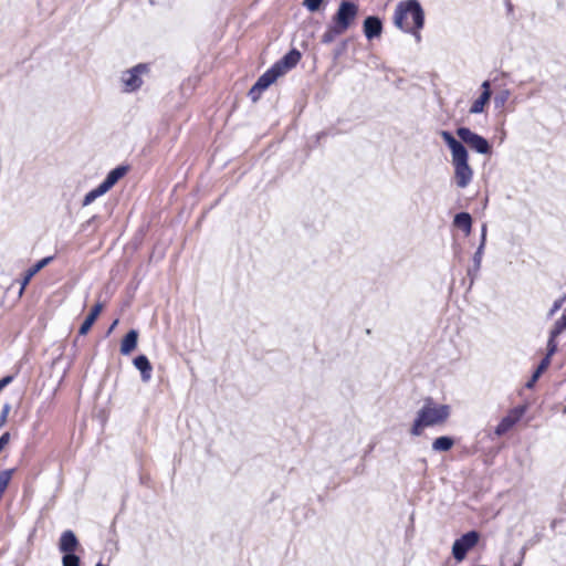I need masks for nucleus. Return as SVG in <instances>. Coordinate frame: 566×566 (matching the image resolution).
Listing matches in <instances>:
<instances>
[{
  "label": "nucleus",
  "mask_w": 566,
  "mask_h": 566,
  "mask_svg": "<svg viewBox=\"0 0 566 566\" xmlns=\"http://www.w3.org/2000/svg\"><path fill=\"white\" fill-rule=\"evenodd\" d=\"M549 364L551 363L548 358H543L539 365L537 366L536 370L533 373L531 379L525 384V387L528 389L533 388V386L538 380L541 375L548 368Z\"/></svg>",
  "instance_id": "5701e85b"
},
{
  "label": "nucleus",
  "mask_w": 566,
  "mask_h": 566,
  "mask_svg": "<svg viewBox=\"0 0 566 566\" xmlns=\"http://www.w3.org/2000/svg\"><path fill=\"white\" fill-rule=\"evenodd\" d=\"M485 244H486V238L484 235H481L479 247H481V249L484 250Z\"/></svg>",
  "instance_id": "ea45409f"
},
{
  "label": "nucleus",
  "mask_w": 566,
  "mask_h": 566,
  "mask_svg": "<svg viewBox=\"0 0 566 566\" xmlns=\"http://www.w3.org/2000/svg\"><path fill=\"white\" fill-rule=\"evenodd\" d=\"M486 232H488V226H486V223H483L482 228H481V235H484L486 238Z\"/></svg>",
  "instance_id": "a19ab883"
},
{
  "label": "nucleus",
  "mask_w": 566,
  "mask_h": 566,
  "mask_svg": "<svg viewBox=\"0 0 566 566\" xmlns=\"http://www.w3.org/2000/svg\"><path fill=\"white\" fill-rule=\"evenodd\" d=\"M95 566H107V565H104L102 563H97Z\"/></svg>",
  "instance_id": "37998d69"
},
{
  "label": "nucleus",
  "mask_w": 566,
  "mask_h": 566,
  "mask_svg": "<svg viewBox=\"0 0 566 566\" xmlns=\"http://www.w3.org/2000/svg\"><path fill=\"white\" fill-rule=\"evenodd\" d=\"M80 547V542L75 535V533L71 530L64 531L61 534L59 541V549L63 555L75 553V551Z\"/></svg>",
  "instance_id": "9d476101"
},
{
  "label": "nucleus",
  "mask_w": 566,
  "mask_h": 566,
  "mask_svg": "<svg viewBox=\"0 0 566 566\" xmlns=\"http://www.w3.org/2000/svg\"><path fill=\"white\" fill-rule=\"evenodd\" d=\"M109 189L103 184L101 182L96 188L92 189L91 191H88L84 199H83V206H88L91 205L92 202H94L98 197L105 195Z\"/></svg>",
  "instance_id": "412c9836"
},
{
  "label": "nucleus",
  "mask_w": 566,
  "mask_h": 566,
  "mask_svg": "<svg viewBox=\"0 0 566 566\" xmlns=\"http://www.w3.org/2000/svg\"><path fill=\"white\" fill-rule=\"evenodd\" d=\"M440 136L451 151L453 166V179L458 188H467L473 179V169L469 165V153L465 146L459 142L450 132L441 130Z\"/></svg>",
  "instance_id": "f257e3e1"
},
{
  "label": "nucleus",
  "mask_w": 566,
  "mask_h": 566,
  "mask_svg": "<svg viewBox=\"0 0 566 566\" xmlns=\"http://www.w3.org/2000/svg\"><path fill=\"white\" fill-rule=\"evenodd\" d=\"M348 44L347 40L340 42V44L334 50V59H338L346 50Z\"/></svg>",
  "instance_id": "72a5a7b5"
},
{
  "label": "nucleus",
  "mask_w": 566,
  "mask_h": 566,
  "mask_svg": "<svg viewBox=\"0 0 566 566\" xmlns=\"http://www.w3.org/2000/svg\"><path fill=\"white\" fill-rule=\"evenodd\" d=\"M394 23L400 30L411 33L420 42V30L424 24V12L419 1L408 0L399 2L394 14Z\"/></svg>",
  "instance_id": "f03ea898"
},
{
  "label": "nucleus",
  "mask_w": 566,
  "mask_h": 566,
  "mask_svg": "<svg viewBox=\"0 0 566 566\" xmlns=\"http://www.w3.org/2000/svg\"><path fill=\"white\" fill-rule=\"evenodd\" d=\"M323 3V0H303V6L310 11V12H316L319 10L321 6Z\"/></svg>",
  "instance_id": "c756f323"
},
{
  "label": "nucleus",
  "mask_w": 566,
  "mask_h": 566,
  "mask_svg": "<svg viewBox=\"0 0 566 566\" xmlns=\"http://www.w3.org/2000/svg\"><path fill=\"white\" fill-rule=\"evenodd\" d=\"M13 381V376L12 375H8L6 377H3L2 379H0V391L6 387L8 386L9 384H11Z\"/></svg>",
  "instance_id": "4c0bfd02"
},
{
  "label": "nucleus",
  "mask_w": 566,
  "mask_h": 566,
  "mask_svg": "<svg viewBox=\"0 0 566 566\" xmlns=\"http://www.w3.org/2000/svg\"><path fill=\"white\" fill-rule=\"evenodd\" d=\"M481 88H482V93H486V95L491 97L492 91H491V83H490V81H484L481 84Z\"/></svg>",
  "instance_id": "58836bf2"
},
{
  "label": "nucleus",
  "mask_w": 566,
  "mask_h": 566,
  "mask_svg": "<svg viewBox=\"0 0 566 566\" xmlns=\"http://www.w3.org/2000/svg\"><path fill=\"white\" fill-rule=\"evenodd\" d=\"M128 171L127 166H117L112 169L105 179L102 181L108 189H111L120 178H123Z\"/></svg>",
  "instance_id": "f3484780"
},
{
  "label": "nucleus",
  "mask_w": 566,
  "mask_h": 566,
  "mask_svg": "<svg viewBox=\"0 0 566 566\" xmlns=\"http://www.w3.org/2000/svg\"><path fill=\"white\" fill-rule=\"evenodd\" d=\"M109 189L103 184L101 182L96 188L92 189L91 191H88L84 199H83V206H88L91 205L92 202H94L98 197L105 195Z\"/></svg>",
  "instance_id": "4be33fe9"
},
{
  "label": "nucleus",
  "mask_w": 566,
  "mask_h": 566,
  "mask_svg": "<svg viewBox=\"0 0 566 566\" xmlns=\"http://www.w3.org/2000/svg\"><path fill=\"white\" fill-rule=\"evenodd\" d=\"M358 14V6L349 0H343L334 14L332 22L345 32L350 28Z\"/></svg>",
  "instance_id": "39448f33"
},
{
  "label": "nucleus",
  "mask_w": 566,
  "mask_h": 566,
  "mask_svg": "<svg viewBox=\"0 0 566 566\" xmlns=\"http://www.w3.org/2000/svg\"><path fill=\"white\" fill-rule=\"evenodd\" d=\"M62 566H81V559L75 553L65 554L62 557Z\"/></svg>",
  "instance_id": "cd10ccee"
},
{
  "label": "nucleus",
  "mask_w": 566,
  "mask_h": 566,
  "mask_svg": "<svg viewBox=\"0 0 566 566\" xmlns=\"http://www.w3.org/2000/svg\"><path fill=\"white\" fill-rule=\"evenodd\" d=\"M301 60V53L296 49L289 51L282 59L275 62L272 66L276 69L280 76L284 75L287 71L296 66Z\"/></svg>",
  "instance_id": "1a4fd4ad"
},
{
  "label": "nucleus",
  "mask_w": 566,
  "mask_h": 566,
  "mask_svg": "<svg viewBox=\"0 0 566 566\" xmlns=\"http://www.w3.org/2000/svg\"><path fill=\"white\" fill-rule=\"evenodd\" d=\"M525 412L524 407H515L512 410H510L509 415L502 418V420L499 422V424L495 427L494 433L497 437H501L505 434L509 430H511L523 417Z\"/></svg>",
  "instance_id": "6e6552de"
},
{
  "label": "nucleus",
  "mask_w": 566,
  "mask_h": 566,
  "mask_svg": "<svg viewBox=\"0 0 566 566\" xmlns=\"http://www.w3.org/2000/svg\"><path fill=\"white\" fill-rule=\"evenodd\" d=\"M134 366L140 371L142 380L147 382L151 378L153 367L145 355H138L133 360Z\"/></svg>",
  "instance_id": "f8f14e48"
},
{
  "label": "nucleus",
  "mask_w": 566,
  "mask_h": 566,
  "mask_svg": "<svg viewBox=\"0 0 566 566\" xmlns=\"http://www.w3.org/2000/svg\"><path fill=\"white\" fill-rule=\"evenodd\" d=\"M480 534L476 531H470L457 538L452 545V555L455 560L461 562L465 558L468 552L479 542Z\"/></svg>",
  "instance_id": "423d86ee"
},
{
  "label": "nucleus",
  "mask_w": 566,
  "mask_h": 566,
  "mask_svg": "<svg viewBox=\"0 0 566 566\" xmlns=\"http://www.w3.org/2000/svg\"><path fill=\"white\" fill-rule=\"evenodd\" d=\"M262 92H263V91H262L261 88H258V87H256V84L254 83V85H253V86L250 88V91H249V97H250L253 102H255V101H258V99H259V97H260V95H261V93H262Z\"/></svg>",
  "instance_id": "f704fd0d"
},
{
  "label": "nucleus",
  "mask_w": 566,
  "mask_h": 566,
  "mask_svg": "<svg viewBox=\"0 0 566 566\" xmlns=\"http://www.w3.org/2000/svg\"><path fill=\"white\" fill-rule=\"evenodd\" d=\"M565 331H566V310L563 312L562 317L555 322L551 332H552L553 337H557Z\"/></svg>",
  "instance_id": "a878e982"
},
{
  "label": "nucleus",
  "mask_w": 566,
  "mask_h": 566,
  "mask_svg": "<svg viewBox=\"0 0 566 566\" xmlns=\"http://www.w3.org/2000/svg\"><path fill=\"white\" fill-rule=\"evenodd\" d=\"M490 96L486 93H481V95L472 103L469 113L470 114H481L484 111L485 105L490 102Z\"/></svg>",
  "instance_id": "b1692460"
},
{
  "label": "nucleus",
  "mask_w": 566,
  "mask_h": 566,
  "mask_svg": "<svg viewBox=\"0 0 566 566\" xmlns=\"http://www.w3.org/2000/svg\"><path fill=\"white\" fill-rule=\"evenodd\" d=\"M53 260V256H46L42 260L38 261L34 265H32L25 273V276L22 282L21 290L24 289V286L30 282V280L44 266H46L51 261Z\"/></svg>",
  "instance_id": "a211bd4d"
},
{
  "label": "nucleus",
  "mask_w": 566,
  "mask_h": 566,
  "mask_svg": "<svg viewBox=\"0 0 566 566\" xmlns=\"http://www.w3.org/2000/svg\"><path fill=\"white\" fill-rule=\"evenodd\" d=\"M10 410V403H4L0 413V429L6 424Z\"/></svg>",
  "instance_id": "2f4dec72"
},
{
  "label": "nucleus",
  "mask_w": 566,
  "mask_h": 566,
  "mask_svg": "<svg viewBox=\"0 0 566 566\" xmlns=\"http://www.w3.org/2000/svg\"><path fill=\"white\" fill-rule=\"evenodd\" d=\"M280 77V74L276 72V69L271 66L268 71H265L255 82L256 87L265 91L272 83H274Z\"/></svg>",
  "instance_id": "dca6fc26"
},
{
  "label": "nucleus",
  "mask_w": 566,
  "mask_h": 566,
  "mask_svg": "<svg viewBox=\"0 0 566 566\" xmlns=\"http://www.w3.org/2000/svg\"><path fill=\"white\" fill-rule=\"evenodd\" d=\"M454 444V440L448 436H441L433 440L432 450L437 452H447Z\"/></svg>",
  "instance_id": "aec40b11"
},
{
  "label": "nucleus",
  "mask_w": 566,
  "mask_h": 566,
  "mask_svg": "<svg viewBox=\"0 0 566 566\" xmlns=\"http://www.w3.org/2000/svg\"><path fill=\"white\" fill-rule=\"evenodd\" d=\"M457 135L460 138L459 142L462 144H467L471 149L475 150L481 155H490L492 153V147L486 138L483 136L472 132L468 127H459L457 128Z\"/></svg>",
  "instance_id": "20e7f679"
},
{
  "label": "nucleus",
  "mask_w": 566,
  "mask_h": 566,
  "mask_svg": "<svg viewBox=\"0 0 566 566\" xmlns=\"http://www.w3.org/2000/svg\"><path fill=\"white\" fill-rule=\"evenodd\" d=\"M145 64H138L130 70L124 71L120 76L124 92L130 93L137 91L142 84V74L146 71Z\"/></svg>",
  "instance_id": "0eeeda50"
},
{
  "label": "nucleus",
  "mask_w": 566,
  "mask_h": 566,
  "mask_svg": "<svg viewBox=\"0 0 566 566\" xmlns=\"http://www.w3.org/2000/svg\"><path fill=\"white\" fill-rule=\"evenodd\" d=\"M9 441H10V433L9 432L2 433L0 437V452L4 449V447L9 443Z\"/></svg>",
  "instance_id": "e433bc0d"
},
{
  "label": "nucleus",
  "mask_w": 566,
  "mask_h": 566,
  "mask_svg": "<svg viewBox=\"0 0 566 566\" xmlns=\"http://www.w3.org/2000/svg\"><path fill=\"white\" fill-rule=\"evenodd\" d=\"M138 340V332L136 329H130L123 338L120 344V354L129 355L137 346Z\"/></svg>",
  "instance_id": "4468645a"
},
{
  "label": "nucleus",
  "mask_w": 566,
  "mask_h": 566,
  "mask_svg": "<svg viewBox=\"0 0 566 566\" xmlns=\"http://www.w3.org/2000/svg\"><path fill=\"white\" fill-rule=\"evenodd\" d=\"M117 322H118V321H114V323H113V325H112L111 329H112V328L117 324Z\"/></svg>",
  "instance_id": "79ce46f5"
},
{
  "label": "nucleus",
  "mask_w": 566,
  "mask_h": 566,
  "mask_svg": "<svg viewBox=\"0 0 566 566\" xmlns=\"http://www.w3.org/2000/svg\"><path fill=\"white\" fill-rule=\"evenodd\" d=\"M483 254H484V250H482L481 247H478V249L474 252L473 258H472V264L475 265V270L481 269Z\"/></svg>",
  "instance_id": "7c9ffc66"
},
{
  "label": "nucleus",
  "mask_w": 566,
  "mask_h": 566,
  "mask_svg": "<svg viewBox=\"0 0 566 566\" xmlns=\"http://www.w3.org/2000/svg\"><path fill=\"white\" fill-rule=\"evenodd\" d=\"M343 33H345V31L332 22V24H329L326 31L323 33L321 42L323 44H331L336 40L337 36L342 35Z\"/></svg>",
  "instance_id": "6ab92c4d"
},
{
  "label": "nucleus",
  "mask_w": 566,
  "mask_h": 566,
  "mask_svg": "<svg viewBox=\"0 0 566 566\" xmlns=\"http://www.w3.org/2000/svg\"><path fill=\"white\" fill-rule=\"evenodd\" d=\"M102 310H103L102 303H97L92 307L90 314L86 316V318L84 319V322L82 323V325L78 329L80 335H85L88 333L92 325L95 323L96 318L101 314Z\"/></svg>",
  "instance_id": "ddd939ff"
},
{
  "label": "nucleus",
  "mask_w": 566,
  "mask_h": 566,
  "mask_svg": "<svg viewBox=\"0 0 566 566\" xmlns=\"http://www.w3.org/2000/svg\"><path fill=\"white\" fill-rule=\"evenodd\" d=\"M565 300H566V296H562V297L557 298L553 303V306H552V308L548 312V316L549 317L553 316L558 310H560V307L563 306Z\"/></svg>",
  "instance_id": "473e14b6"
},
{
  "label": "nucleus",
  "mask_w": 566,
  "mask_h": 566,
  "mask_svg": "<svg viewBox=\"0 0 566 566\" xmlns=\"http://www.w3.org/2000/svg\"><path fill=\"white\" fill-rule=\"evenodd\" d=\"M556 352H557L556 337H553L552 336V332H549V337H548V342H547V353H546V356L544 358H548V360L551 361V357Z\"/></svg>",
  "instance_id": "c85d7f7f"
},
{
  "label": "nucleus",
  "mask_w": 566,
  "mask_h": 566,
  "mask_svg": "<svg viewBox=\"0 0 566 566\" xmlns=\"http://www.w3.org/2000/svg\"><path fill=\"white\" fill-rule=\"evenodd\" d=\"M472 222V217L468 212H459L453 218V226L461 229L465 235L471 233Z\"/></svg>",
  "instance_id": "2eb2a0df"
},
{
  "label": "nucleus",
  "mask_w": 566,
  "mask_h": 566,
  "mask_svg": "<svg viewBox=\"0 0 566 566\" xmlns=\"http://www.w3.org/2000/svg\"><path fill=\"white\" fill-rule=\"evenodd\" d=\"M15 469H7L0 472V496L2 497L7 490Z\"/></svg>",
  "instance_id": "393cba45"
},
{
  "label": "nucleus",
  "mask_w": 566,
  "mask_h": 566,
  "mask_svg": "<svg viewBox=\"0 0 566 566\" xmlns=\"http://www.w3.org/2000/svg\"><path fill=\"white\" fill-rule=\"evenodd\" d=\"M564 413H566V407L564 408Z\"/></svg>",
  "instance_id": "c03bdc74"
},
{
  "label": "nucleus",
  "mask_w": 566,
  "mask_h": 566,
  "mask_svg": "<svg viewBox=\"0 0 566 566\" xmlns=\"http://www.w3.org/2000/svg\"><path fill=\"white\" fill-rule=\"evenodd\" d=\"M510 91L509 90H502L500 93H497L494 96V106L495 108H502L506 104L509 97H510Z\"/></svg>",
  "instance_id": "bb28decb"
},
{
  "label": "nucleus",
  "mask_w": 566,
  "mask_h": 566,
  "mask_svg": "<svg viewBox=\"0 0 566 566\" xmlns=\"http://www.w3.org/2000/svg\"><path fill=\"white\" fill-rule=\"evenodd\" d=\"M480 269L475 270V265L472 264L471 268L468 269V276L470 277V285L474 283L479 275Z\"/></svg>",
  "instance_id": "c9c22d12"
},
{
  "label": "nucleus",
  "mask_w": 566,
  "mask_h": 566,
  "mask_svg": "<svg viewBox=\"0 0 566 566\" xmlns=\"http://www.w3.org/2000/svg\"><path fill=\"white\" fill-rule=\"evenodd\" d=\"M364 34L368 40L378 38L382 31V22L376 15H368L363 24Z\"/></svg>",
  "instance_id": "9b49d317"
},
{
  "label": "nucleus",
  "mask_w": 566,
  "mask_h": 566,
  "mask_svg": "<svg viewBox=\"0 0 566 566\" xmlns=\"http://www.w3.org/2000/svg\"><path fill=\"white\" fill-rule=\"evenodd\" d=\"M450 413L449 405L437 403L431 397L426 398L410 428L411 436L419 437L424 428L443 424Z\"/></svg>",
  "instance_id": "7ed1b4c3"
}]
</instances>
